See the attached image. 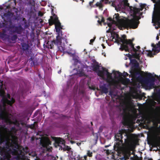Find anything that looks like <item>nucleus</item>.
Wrapping results in <instances>:
<instances>
[{"label":"nucleus","instance_id":"nucleus-1","mask_svg":"<svg viewBox=\"0 0 160 160\" xmlns=\"http://www.w3.org/2000/svg\"><path fill=\"white\" fill-rule=\"evenodd\" d=\"M6 129L5 126L0 125V144H5L1 155L4 157H6L8 153L12 152V154L17 156L16 160H24L25 156L28 152V147L24 148L20 146L16 141H12V143L9 141V137L5 135Z\"/></svg>","mask_w":160,"mask_h":160},{"label":"nucleus","instance_id":"nucleus-2","mask_svg":"<svg viewBox=\"0 0 160 160\" xmlns=\"http://www.w3.org/2000/svg\"><path fill=\"white\" fill-rule=\"evenodd\" d=\"M116 145L119 146L124 145L123 149V160L128 159L131 155V151L135 144L132 134L127 132L125 130H120L115 134Z\"/></svg>","mask_w":160,"mask_h":160},{"label":"nucleus","instance_id":"nucleus-3","mask_svg":"<svg viewBox=\"0 0 160 160\" xmlns=\"http://www.w3.org/2000/svg\"><path fill=\"white\" fill-rule=\"evenodd\" d=\"M11 114L8 112L5 107L0 110V119L2 120L7 124H13L17 127H19L20 123L19 121L15 119L14 121L11 120Z\"/></svg>","mask_w":160,"mask_h":160},{"label":"nucleus","instance_id":"nucleus-4","mask_svg":"<svg viewBox=\"0 0 160 160\" xmlns=\"http://www.w3.org/2000/svg\"><path fill=\"white\" fill-rule=\"evenodd\" d=\"M126 37L125 35H123L121 38L118 34H116V38L115 39L116 42L118 43H122L120 48V49L122 51L128 50L129 47L132 48L133 47L132 46L134 44L132 43V40L131 39L128 40Z\"/></svg>","mask_w":160,"mask_h":160},{"label":"nucleus","instance_id":"nucleus-5","mask_svg":"<svg viewBox=\"0 0 160 160\" xmlns=\"http://www.w3.org/2000/svg\"><path fill=\"white\" fill-rule=\"evenodd\" d=\"M48 23L49 25L50 26L53 24L55 25V29L58 34L57 36H59L63 39L64 37H63L62 31L61 30V29H62V28L58 17L54 13L52 16H50V18L48 20Z\"/></svg>","mask_w":160,"mask_h":160},{"label":"nucleus","instance_id":"nucleus-6","mask_svg":"<svg viewBox=\"0 0 160 160\" xmlns=\"http://www.w3.org/2000/svg\"><path fill=\"white\" fill-rule=\"evenodd\" d=\"M132 14L133 15V18L131 19H128L124 21V22L122 23L123 25L122 27V29L123 28L127 29L129 28L133 29L138 28L139 23L138 19H140L141 18L139 17L138 19H136L135 18L137 17V14L134 16V14Z\"/></svg>","mask_w":160,"mask_h":160},{"label":"nucleus","instance_id":"nucleus-7","mask_svg":"<svg viewBox=\"0 0 160 160\" xmlns=\"http://www.w3.org/2000/svg\"><path fill=\"white\" fill-rule=\"evenodd\" d=\"M122 3L123 4V7L125 8L126 7H129L131 13H132L134 15V16H135L136 14L140 13V15H141L142 14V12H140L143 9L145 6L144 4H142L141 5V8H137L135 7L129 6V4L128 2V0H123Z\"/></svg>","mask_w":160,"mask_h":160},{"label":"nucleus","instance_id":"nucleus-8","mask_svg":"<svg viewBox=\"0 0 160 160\" xmlns=\"http://www.w3.org/2000/svg\"><path fill=\"white\" fill-rule=\"evenodd\" d=\"M61 39L62 38L59 36H57L56 40H54L51 42L48 41L44 47L48 49H52L54 47V44L57 46L60 45L62 42Z\"/></svg>","mask_w":160,"mask_h":160},{"label":"nucleus","instance_id":"nucleus-9","mask_svg":"<svg viewBox=\"0 0 160 160\" xmlns=\"http://www.w3.org/2000/svg\"><path fill=\"white\" fill-rule=\"evenodd\" d=\"M5 92L4 90L2 89H0V96L2 97V101L4 105L7 104L10 106L12 105L14 102L15 101L13 98H12L11 100H8L5 96Z\"/></svg>","mask_w":160,"mask_h":160},{"label":"nucleus","instance_id":"nucleus-10","mask_svg":"<svg viewBox=\"0 0 160 160\" xmlns=\"http://www.w3.org/2000/svg\"><path fill=\"white\" fill-rule=\"evenodd\" d=\"M40 143L42 147L46 148L47 151H51L52 148L49 146V145L51 144L52 142L48 138H46L41 140Z\"/></svg>","mask_w":160,"mask_h":160},{"label":"nucleus","instance_id":"nucleus-11","mask_svg":"<svg viewBox=\"0 0 160 160\" xmlns=\"http://www.w3.org/2000/svg\"><path fill=\"white\" fill-rule=\"evenodd\" d=\"M91 69L97 73L98 76L103 77H104L105 73L103 71L99 70L100 66L99 65L98 62H96V63H95L92 65L91 66Z\"/></svg>","mask_w":160,"mask_h":160},{"label":"nucleus","instance_id":"nucleus-12","mask_svg":"<svg viewBox=\"0 0 160 160\" xmlns=\"http://www.w3.org/2000/svg\"><path fill=\"white\" fill-rule=\"evenodd\" d=\"M114 20L113 21V23L114 24H116L120 29H122V27L123 25L122 23L124 22L125 20L120 18L118 14H115L113 16Z\"/></svg>","mask_w":160,"mask_h":160},{"label":"nucleus","instance_id":"nucleus-13","mask_svg":"<svg viewBox=\"0 0 160 160\" xmlns=\"http://www.w3.org/2000/svg\"><path fill=\"white\" fill-rule=\"evenodd\" d=\"M139 78L142 81L145 83H147L150 82L151 85H153L154 82L155 80V78L151 73H149L147 77L146 78H144L142 76Z\"/></svg>","mask_w":160,"mask_h":160},{"label":"nucleus","instance_id":"nucleus-14","mask_svg":"<svg viewBox=\"0 0 160 160\" xmlns=\"http://www.w3.org/2000/svg\"><path fill=\"white\" fill-rule=\"evenodd\" d=\"M132 46H133L132 48L129 47L128 48V50H125V51L131 53H132V52H134L135 53L132 55L133 56L134 58L139 60L140 57V54L139 53H137V52L139 51V50H137V49L134 48V44Z\"/></svg>","mask_w":160,"mask_h":160},{"label":"nucleus","instance_id":"nucleus-15","mask_svg":"<svg viewBox=\"0 0 160 160\" xmlns=\"http://www.w3.org/2000/svg\"><path fill=\"white\" fill-rule=\"evenodd\" d=\"M11 28H14V29L12 31L13 33H16L18 34H21L23 31V28L21 25L17 26H13Z\"/></svg>","mask_w":160,"mask_h":160},{"label":"nucleus","instance_id":"nucleus-16","mask_svg":"<svg viewBox=\"0 0 160 160\" xmlns=\"http://www.w3.org/2000/svg\"><path fill=\"white\" fill-rule=\"evenodd\" d=\"M52 138L55 140L54 145L58 146H60L61 144L65 145V142L63 139L60 138H57L55 137H52Z\"/></svg>","mask_w":160,"mask_h":160},{"label":"nucleus","instance_id":"nucleus-17","mask_svg":"<svg viewBox=\"0 0 160 160\" xmlns=\"http://www.w3.org/2000/svg\"><path fill=\"white\" fill-rule=\"evenodd\" d=\"M18 38L17 35L10 33L8 36L7 39L8 41L14 43L16 42Z\"/></svg>","mask_w":160,"mask_h":160},{"label":"nucleus","instance_id":"nucleus-18","mask_svg":"<svg viewBox=\"0 0 160 160\" xmlns=\"http://www.w3.org/2000/svg\"><path fill=\"white\" fill-rule=\"evenodd\" d=\"M18 130L15 128V127H12L10 128V130L9 131V134L10 136H11L12 138H13L15 137V136L13 135V134H16Z\"/></svg>","mask_w":160,"mask_h":160},{"label":"nucleus","instance_id":"nucleus-19","mask_svg":"<svg viewBox=\"0 0 160 160\" xmlns=\"http://www.w3.org/2000/svg\"><path fill=\"white\" fill-rule=\"evenodd\" d=\"M153 143L154 144L153 145L154 147H160V136L156 137L154 140Z\"/></svg>","mask_w":160,"mask_h":160},{"label":"nucleus","instance_id":"nucleus-20","mask_svg":"<svg viewBox=\"0 0 160 160\" xmlns=\"http://www.w3.org/2000/svg\"><path fill=\"white\" fill-rule=\"evenodd\" d=\"M152 46L153 47L152 50L155 52L158 53L160 51V41L158 42V43L157 44V46L155 45L153 43L152 44Z\"/></svg>","mask_w":160,"mask_h":160},{"label":"nucleus","instance_id":"nucleus-21","mask_svg":"<svg viewBox=\"0 0 160 160\" xmlns=\"http://www.w3.org/2000/svg\"><path fill=\"white\" fill-rule=\"evenodd\" d=\"M99 88L102 93H107L108 92V89L106 87V86L105 84L102 85H100Z\"/></svg>","mask_w":160,"mask_h":160},{"label":"nucleus","instance_id":"nucleus-22","mask_svg":"<svg viewBox=\"0 0 160 160\" xmlns=\"http://www.w3.org/2000/svg\"><path fill=\"white\" fill-rule=\"evenodd\" d=\"M29 48V45L28 44L26 43H22L21 49L23 51H27L28 50Z\"/></svg>","mask_w":160,"mask_h":160},{"label":"nucleus","instance_id":"nucleus-23","mask_svg":"<svg viewBox=\"0 0 160 160\" xmlns=\"http://www.w3.org/2000/svg\"><path fill=\"white\" fill-rule=\"evenodd\" d=\"M107 1L108 0H101L100 2H97L95 5L97 7H99L100 8H102L103 7L102 3L104 2L105 3H106Z\"/></svg>","mask_w":160,"mask_h":160},{"label":"nucleus","instance_id":"nucleus-24","mask_svg":"<svg viewBox=\"0 0 160 160\" xmlns=\"http://www.w3.org/2000/svg\"><path fill=\"white\" fill-rule=\"evenodd\" d=\"M107 20L112 22H111L108 23V25L110 28V30H111V29L112 28V26L113 25V24H114L113 23V21L114 20L113 19H112L111 18L109 17L108 18Z\"/></svg>","mask_w":160,"mask_h":160},{"label":"nucleus","instance_id":"nucleus-25","mask_svg":"<svg viewBox=\"0 0 160 160\" xmlns=\"http://www.w3.org/2000/svg\"><path fill=\"white\" fill-rule=\"evenodd\" d=\"M130 63L133 65L134 66L138 67L139 66V64L137 61L135 59H131L130 60Z\"/></svg>","mask_w":160,"mask_h":160},{"label":"nucleus","instance_id":"nucleus-26","mask_svg":"<svg viewBox=\"0 0 160 160\" xmlns=\"http://www.w3.org/2000/svg\"><path fill=\"white\" fill-rule=\"evenodd\" d=\"M102 70H103V71L104 72V71H105L106 72V75H107V77L108 78H112V73L109 72L108 71V70H106V69L103 67H102Z\"/></svg>","mask_w":160,"mask_h":160},{"label":"nucleus","instance_id":"nucleus-27","mask_svg":"<svg viewBox=\"0 0 160 160\" xmlns=\"http://www.w3.org/2000/svg\"><path fill=\"white\" fill-rule=\"evenodd\" d=\"M117 73L118 74L119 77L123 76V77H126L128 75V73L125 72H124L123 73H121L119 71L117 72Z\"/></svg>","mask_w":160,"mask_h":160},{"label":"nucleus","instance_id":"nucleus-28","mask_svg":"<svg viewBox=\"0 0 160 160\" xmlns=\"http://www.w3.org/2000/svg\"><path fill=\"white\" fill-rule=\"evenodd\" d=\"M29 125V128L31 129H36L35 126H37L38 125L36 122H34L33 124Z\"/></svg>","mask_w":160,"mask_h":160},{"label":"nucleus","instance_id":"nucleus-29","mask_svg":"<svg viewBox=\"0 0 160 160\" xmlns=\"http://www.w3.org/2000/svg\"><path fill=\"white\" fill-rule=\"evenodd\" d=\"M8 35L6 33L5 31H4L0 35V36L2 38H7Z\"/></svg>","mask_w":160,"mask_h":160},{"label":"nucleus","instance_id":"nucleus-30","mask_svg":"<svg viewBox=\"0 0 160 160\" xmlns=\"http://www.w3.org/2000/svg\"><path fill=\"white\" fill-rule=\"evenodd\" d=\"M29 4L31 5L32 6H34L35 4V2L33 0H30L29 2Z\"/></svg>","mask_w":160,"mask_h":160},{"label":"nucleus","instance_id":"nucleus-31","mask_svg":"<svg viewBox=\"0 0 160 160\" xmlns=\"http://www.w3.org/2000/svg\"><path fill=\"white\" fill-rule=\"evenodd\" d=\"M147 51L148 52V56H149L151 57L152 56V52L151 50Z\"/></svg>","mask_w":160,"mask_h":160},{"label":"nucleus","instance_id":"nucleus-32","mask_svg":"<svg viewBox=\"0 0 160 160\" xmlns=\"http://www.w3.org/2000/svg\"><path fill=\"white\" fill-rule=\"evenodd\" d=\"M88 156L89 157H91L92 156V153L91 152L90 150H88L87 153Z\"/></svg>","mask_w":160,"mask_h":160},{"label":"nucleus","instance_id":"nucleus-33","mask_svg":"<svg viewBox=\"0 0 160 160\" xmlns=\"http://www.w3.org/2000/svg\"><path fill=\"white\" fill-rule=\"evenodd\" d=\"M8 100H11L12 98H11V96L9 94H7V97H6Z\"/></svg>","mask_w":160,"mask_h":160},{"label":"nucleus","instance_id":"nucleus-34","mask_svg":"<svg viewBox=\"0 0 160 160\" xmlns=\"http://www.w3.org/2000/svg\"><path fill=\"white\" fill-rule=\"evenodd\" d=\"M43 14L41 11H39L38 12V15L39 16L42 17L43 16Z\"/></svg>","mask_w":160,"mask_h":160},{"label":"nucleus","instance_id":"nucleus-35","mask_svg":"<svg viewBox=\"0 0 160 160\" xmlns=\"http://www.w3.org/2000/svg\"><path fill=\"white\" fill-rule=\"evenodd\" d=\"M126 56H128V58H129L130 59H132L131 58L132 57V55L129 53H128V54H127L126 55Z\"/></svg>","mask_w":160,"mask_h":160},{"label":"nucleus","instance_id":"nucleus-36","mask_svg":"<svg viewBox=\"0 0 160 160\" xmlns=\"http://www.w3.org/2000/svg\"><path fill=\"white\" fill-rule=\"evenodd\" d=\"M95 39V38L94 39H91L90 40V44H92V43L94 41Z\"/></svg>","mask_w":160,"mask_h":160},{"label":"nucleus","instance_id":"nucleus-37","mask_svg":"<svg viewBox=\"0 0 160 160\" xmlns=\"http://www.w3.org/2000/svg\"><path fill=\"white\" fill-rule=\"evenodd\" d=\"M66 149L67 151H69L71 149V148L69 147V146H67L66 147Z\"/></svg>","mask_w":160,"mask_h":160},{"label":"nucleus","instance_id":"nucleus-38","mask_svg":"<svg viewBox=\"0 0 160 160\" xmlns=\"http://www.w3.org/2000/svg\"><path fill=\"white\" fill-rule=\"evenodd\" d=\"M94 1V0H93V1H91V2H89V4L90 6L92 7V5L93 3V2Z\"/></svg>","mask_w":160,"mask_h":160},{"label":"nucleus","instance_id":"nucleus-39","mask_svg":"<svg viewBox=\"0 0 160 160\" xmlns=\"http://www.w3.org/2000/svg\"><path fill=\"white\" fill-rule=\"evenodd\" d=\"M106 153H107L108 154H110L111 153V151H110L109 150H107L106 151Z\"/></svg>","mask_w":160,"mask_h":160},{"label":"nucleus","instance_id":"nucleus-40","mask_svg":"<svg viewBox=\"0 0 160 160\" xmlns=\"http://www.w3.org/2000/svg\"><path fill=\"white\" fill-rule=\"evenodd\" d=\"M137 48L138 49L137 50H139V51L138 52H140L141 51L139 50V49L140 48V47L139 46H138L137 47Z\"/></svg>","mask_w":160,"mask_h":160},{"label":"nucleus","instance_id":"nucleus-41","mask_svg":"<svg viewBox=\"0 0 160 160\" xmlns=\"http://www.w3.org/2000/svg\"><path fill=\"white\" fill-rule=\"evenodd\" d=\"M155 77H156L160 81V77H158V76L155 75Z\"/></svg>","mask_w":160,"mask_h":160},{"label":"nucleus","instance_id":"nucleus-42","mask_svg":"<svg viewBox=\"0 0 160 160\" xmlns=\"http://www.w3.org/2000/svg\"><path fill=\"white\" fill-rule=\"evenodd\" d=\"M104 21H105V20H104V18H102V19H101V22H104Z\"/></svg>","mask_w":160,"mask_h":160},{"label":"nucleus","instance_id":"nucleus-43","mask_svg":"<svg viewBox=\"0 0 160 160\" xmlns=\"http://www.w3.org/2000/svg\"><path fill=\"white\" fill-rule=\"evenodd\" d=\"M112 92L111 91H110L109 94L110 95H112Z\"/></svg>","mask_w":160,"mask_h":160},{"label":"nucleus","instance_id":"nucleus-44","mask_svg":"<svg viewBox=\"0 0 160 160\" xmlns=\"http://www.w3.org/2000/svg\"><path fill=\"white\" fill-rule=\"evenodd\" d=\"M92 61H93V62H94L95 63H96V62H97L96 61L95 59H94L92 60Z\"/></svg>","mask_w":160,"mask_h":160},{"label":"nucleus","instance_id":"nucleus-45","mask_svg":"<svg viewBox=\"0 0 160 160\" xmlns=\"http://www.w3.org/2000/svg\"><path fill=\"white\" fill-rule=\"evenodd\" d=\"M98 22L99 24H101V23H102L101 21H100L99 20H98Z\"/></svg>","mask_w":160,"mask_h":160},{"label":"nucleus","instance_id":"nucleus-46","mask_svg":"<svg viewBox=\"0 0 160 160\" xmlns=\"http://www.w3.org/2000/svg\"><path fill=\"white\" fill-rule=\"evenodd\" d=\"M34 137H32L31 138V140L32 141H33L34 140Z\"/></svg>","mask_w":160,"mask_h":160},{"label":"nucleus","instance_id":"nucleus-47","mask_svg":"<svg viewBox=\"0 0 160 160\" xmlns=\"http://www.w3.org/2000/svg\"><path fill=\"white\" fill-rule=\"evenodd\" d=\"M159 39V37L158 36H157V37H156V39H157V40H158V39Z\"/></svg>","mask_w":160,"mask_h":160},{"label":"nucleus","instance_id":"nucleus-48","mask_svg":"<svg viewBox=\"0 0 160 160\" xmlns=\"http://www.w3.org/2000/svg\"><path fill=\"white\" fill-rule=\"evenodd\" d=\"M109 146V145H106L105 146V147L106 148H107Z\"/></svg>","mask_w":160,"mask_h":160},{"label":"nucleus","instance_id":"nucleus-49","mask_svg":"<svg viewBox=\"0 0 160 160\" xmlns=\"http://www.w3.org/2000/svg\"><path fill=\"white\" fill-rule=\"evenodd\" d=\"M75 61L76 62H78V60L77 59H75Z\"/></svg>","mask_w":160,"mask_h":160},{"label":"nucleus","instance_id":"nucleus-50","mask_svg":"<svg viewBox=\"0 0 160 160\" xmlns=\"http://www.w3.org/2000/svg\"><path fill=\"white\" fill-rule=\"evenodd\" d=\"M0 9L1 10L2 9V6L0 7Z\"/></svg>","mask_w":160,"mask_h":160},{"label":"nucleus","instance_id":"nucleus-51","mask_svg":"<svg viewBox=\"0 0 160 160\" xmlns=\"http://www.w3.org/2000/svg\"><path fill=\"white\" fill-rule=\"evenodd\" d=\"M24 123L23 122H22V123H20V124H21V125H24Z\"/></svg>","mask_w":160,"mask_h":160},{"label":"nucleus","instance_id":"nucleus-52","mask_svg":"<svg viewBox=\"0 0 160 160\" xmlns=\"http://www.w3.org/2000/svg\"><path fill=\"white\" fill-rule=\"evenodd\" d=\"M91 124L92 125H93V124H92V122H91Z\"/></svg>","mask_w":160,"mask_h":160},{"label":"nucleus","instance_id":"nucleus-53","mask_svg":"<svg viewBox=\"0 0 160 160\" xmlns=\"http://www.w3.org/2000/svg\"><path fill=\"white\" fill-rule=\"evenodd\" d=\"M6 13H4V16H6Z\"/></svg>","mask_w":160,"mask_h":160},{"label":"nucleus","instance_id":"nucleus-54","mask_svg":"<svg viewBox=\"0 0 160 160\" xmlns=\"http://www.w3.org/2000/svg\"><path fill=\"white\" fill-rule=\"evenodd\" d=\"M80 0L82 1V3L84 2V0Z\"/></svg>","mask_w":160,"mask_h":160},{"label":"nucleus","instance_id":"nucleus-55","mask_svg":"<svg viewBox=\"0 0 160 160\" xmlns=\"http://www.w3.org/2000/svg\"><path fill=\"white\" fill-rule=\"evenodd\" d=\"M8 15H9V13H10V12H8Z\"/></svg>","mask_w":160,"mask_h":160},{"label":"nucleus","instance_id":"nucleus-56","mask_svg":"<svg viewBox=\"0 0 160 160\" xmlns=\"http://www.w3.org/2000/svg\"><path fill=\"white\" fill-rule=\"evenodd\" d=\"M74 1H76L77 2H78V0H73Z\"/></svg>","mask_w":160,"mask_h":160},{"label":"nucleus","instance_id":"nucleus-57","mask_svg":"<svg viewBox=\"0 0 160 160\" xmlns=\"http://www.w3.org/2000/svg\"><path fill=\"white\" fill-rule=\"evenodd\" d=\"M105 48V47L104 46H103V48Z\"/></svg>","mask_w":160,"mask_h":160},{"label":"nucleus","instance_id":"nucleus-58","mask_svg":"<svg viewBox=\"0 0 160 160\" xmlns=\"http://www.w3.org/2000/svg\"><path fill=\"white\" fill-rule=\"evenodd\" d=\"M127 80L128 81H129V79H128V78H127Z\"/></svg>","mask_w":160,"mask_h":160},{"label":"nucleus","instance_id":"nucleus-59","mask_svg":"<svg viewBox=\"0 0 160 160\" xmlns=\"http://www.w3.org/2000/svg\"><path fill=\"white\" fill-rule=\"evenodd\" d=\"M114 38H115V37L114 36H113L112 38V39H114Z\"/></svg>","mask_w":160,"mask_h":160},{"label":"nucleus","instance_id":"nucleus-60","mask_svg":"<svg viewBox=\"0 0 160 160\" xmlns=\"http://www.w3.org/2000/svg\"><path fill=\"white\" fill-rule=\"evenodd\" d=\"M148 160H152V159L150 158V159H148Z\"/></svg>","mask_w":160,"mask_h":160},{"label":"nucleus","instance_id":"nucleus-61","mask_svg":"<svg viewBox=\"0 0 160 160\" xmlns=\"http://www.w3.org/2000/svg\"><path fill=\"white\" fill-rule=\"evenodd\" d=\"M60 72H61V71H60L59 72H58V73H60Z\"/></svg>","mask_w":160,"mask_h":160},{"label":"nucleus","instance_id":"nucleus-62","mask_svg":"<svg viewBox=\"0 0 160 160\" xmlns=\"http://www.w3.org/2000/svg\"><path fill=\"white\" fill-rule=\"evenodd\" d=\"M115 30V28H113V30Z\"/></svg>","mask_w":160,"mask_h":160},{"label":"nucleus","instance_id":"nucleus-63","mask_svg":"<svg viewBox=\"0 0 160 160\" xmlns=\"http://www.w3.org/2000/svg\"><path fill=\"white\" fill-rule=\"evenodd\" d=\"M82 70H81V71H80V72H82Z\"/></svg>","mask_w":160,"mask_h":160},{"label":"nucleus","instance_id":"nucleus-64","mask_svg":"<svg viewBox=\"0 0 160 160\" xmlns=\"http://www.w3.org/2000/svg\"><path fill=\"white\" fill-rule=\"evenodd\" d=\"M160 122H159V123H160Z\"/></svg>","mask_w":160,"mask_h":160}]
</instances>
